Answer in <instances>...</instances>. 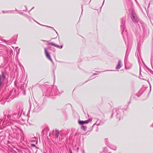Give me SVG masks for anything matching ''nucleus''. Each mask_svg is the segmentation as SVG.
<instances>
[{
  "label": "nucleus",
  "mask_w": 153,
  "mask_h": 153,
  "mask_svg": "<svg viewBox=\"0 0 153 153\" xmlns=\"http://www.w3.org/2000/svg\"><path fill=\"white\" fill-rule=\"evenodd\" d=\"M23 91H24V94L25 95V90H23Z\"/></svg>",
  "instance_id": "obj_16"
},
{
  "label": "nucleus",
  "mask_w": 153,
  "mask_h": 153,
  "mask_svg": "<svg viewBox=\"0 0 153 153\" xmlns=\"http://www.w3.org/2000/svg\"><path fill=\"white\" fill-rule=\"evenodd\" d=\"M42 25V26H45V25ZM46 26L48 27H50V28H51L53 29L56 32V33H57V32H56V31L55 30V29H54L52 27H50V26Z\"/></svg>",
  "instance_id": "obj_11"
},
{
  "label": "nucleus",
  "mask_w": 153,
  "mask_h": 153,
  "mask_svg": "<svg viewBox=\"0 0 153 153\" xmlns=\"http://www.w3.org/2000/svg\"><path fill=\"white\" fill-rule=\"evenodd\" d=\"M94 74H96L94 73Z\"/></svg>",
  "instance_id": "obj_26"
},
{
  "label": "nucleus",
  "mask_w": 153,
  "mask_h": 153,
  "mask_svg": "<svg viewBox=\"0 0 153 153\" xmlns=\"http://www.w3.org/2000/svg\"><path fill=\"white\" fill-rule=\"evenodd\" d=\"M121 27H123V28H124V26H122V25H121Z\"/></svg>",
  "instance_id": "obj_22"
},
{
  "label": "nucleus",
  "mask_w": 153,
  "mask_h": 153,
  "mask_svg": "<svg viewBox=\"0 0 153 153\" xmlns=\"http://www.w3.org/2000/svg\"><path fill=\"white\" fill-rule=\"evenodd\" d=\"M16 114H14L13 115V117H14L15 116H16Z\"/></svg>",
  "instance_id": "obj_18"
},
{
  "label": "nucleus",
  "mask_w": 153,
  "mask_h": 153,
  "mask_svg": "<svg viewBox=\"0 0 153 153\" xmlns=\"http://www.w3.org/2000/svg\"><path fill=\"white\" fill-rule=\"evenodd\" d=\"M27 112L25 110H22V112L20 115V117H21L22 118V120L25 122L27 120Z\"/></svg>",
  "instance_id": "obj_2"
},
{
  "label": "nucleus",
  "mask_w": 153,
  "mask_h": 153,
  "mask_svg": "<svg viewBox=\"0 0 153 153\" xmlns=\"http://www.w3.org/2000/svg\"><path fill=\"white\" fill-rule=\"evenodd\" d=\"M2 41L6 43L7 44L10 45V42L9 40L6 41L4 40H2Z\"/></svg>",
  "instance_id": "obj_9"
},
{
  "label": "nucleus",
  "mask_w": 153,
  "mask_h": 153,
  "mask_svg": "<svg viewBox=\"0 0 153 153\" xmlns=\"http://www.w3.org/2000/svg\"><path fill=\"white\" fill-rule=\"evenodd\" d=\"M69 152L70 153H72V151L70 149H69Z\"/></svg>",
  "instance_id": "obj_14"
},
{
  "label": "nucleus",
  "mask_w": 153,
  "mask_h": 153,
  "mask_svg": "<svg viewBox=\"0 0 153 153\" xmlns=\"http://www.w3.org/2000/svg\"><path fill=\"white\" fill-rule=\"evenodd\" d=\"M8 117V118H10V116H9V115H8L7 116Z\"/></svg>",
  "instance_id": "obj_20"
},
{
  "label": "nucleus",
  "mask_w": 153,
  "mask_h": 153,
  "mask_svg": "<svg viewBox=\"0 0 153 153\" xmlns=\"http://www.w3.org/2000/svg\"><path fill=\"white\" fill-rule=\"evenodd\" d=\"M10 11H6L3 10L2 11V12L3 13H10Z\"/></svg>",
  "instance_id": "obj_10"
},
{
  "label": "nucleus",
  "mask_w": 153,
  "mask_h": 153,
  "mask_svg": "<svg viewBox=\"0 0 153 153\" xmlns=\"http://www.w3.org/2000/svg\"><path fill=\"white\" fill-rule=\"evenodd\" d=\"M122 62L120 60H118V63L117 65L116 68L117 69H120L122 66Z\"/></svg>",
  "instance_id": "obj_7"
},
{
  "label": "nucleus",
  "mask_w": 153,
  "mask_h": 153,
  "mask_svg": "<svg viewBox=\"0 0 153 153\" xmlns=\"http://www.w3.org/2000/svg\"><path fill=\"white\" fill-rule=\"evenodd\" d=\"M15 85H16V82H15Z\"/></svg>",
  "instance_id": "obj_25"
},
{
  "label": "nucleus",
  "mask_w": 153,
  "mask_h": 153,
  "mask_svg": "<svg viewBox=\"0 0 153 153\" xmlns=\"http://www.w3.org/2000/svg\"><path fill=\"white\" fill-rule=\"evenodd\" d=\"M2 53L1 52H0V57L2 56Z\"/></svg>",
  "instance_id": "obj_15"
},
{
  "label": "nucleus",
  "mask_w": 153,
  "mask_h": 153,
  "mask_svg": "<svg viewBox=\"0 0 153 153\" xmlns=\"http://www.w3.org/2000/svg\"><path fill=\"white\" fill-rule=\"evenodd\" d=\"M22 67H23L22 66L20 65V68L21 69H22Z\"/></svg>",
  "instance_id": "obj_17"
},
{
  "label": "nucleus",
  "mask_w": 153,
  "mask_h": 153,
  "mask_svg": "<svg viewBox=\"0 0 153 153\" xmlns=\"http://www.w3.org/2000/svg\"><path fill=\"white\" fill-rule=\"evenodd\" d=\"M24 86L23 87L22 86L21 87V89L22 90H24Z\"/></svg>",
  "instance_id": "obj_13"
},
{
  "label": "nucleus",
  "mask_w": 153,
  "mask_h": 153,
  "mask_svg": "<svg viewBox=\"0 0 153 153\" xmlns=\"http://www.w3.org/2000/svg\"><path fill=\"white\" fill-rule=\"evenodd\" d=\"M45 52L46 57L48 59L50 60L51 62H52V60L51 58V56L50 54L47 52L46 48H45Z\"/></svg>",
  "instance_id": "obj_4"
},
{
  "label": "nucleus",
  "mask_w": 153,
  "mask_h": 153,
  "mask_svg": "<svg viewBox=\"0 0 153 153\" xmlns=\"http://www.w3.org/2000/svg\"><path fill=\"white\" fill-rule=\"evenodd\" d=\"M32 146H35V144H33L32 145Z\"/></svg>",
  "instance_id": "obj_19"
},
{
  "label": "nucleus",
  "mask_w": 153,
  "mask_h": 153,
  "mask_svg": "<svg viewBox=\"0 0 153 153\" xmlns=\"http://www.w3.org/2000/svg\"><path fill=\"white\" fill-rule=\"evenodd\" d=\"M59 133V131L56 130V138H58Z\"/></svg>",
  "instance_id": "obj_8"
},
{
  "label": "nucleus",
  "mask_w": 153,
  "mask_h": 153,
  "mask_svg": "<svg viewBox=\"0 0 153 153\" xmlns=\"http://www.w3.org/2000/svg\"><path fill=\"white\" fill-rule=\"evenodd\" d=\"M103 3H104V1H103Z\"/></svg>",
  "instance_id": "obj_27"
},
{
  "label": "nucleus",
  "mask_w": 153,
  "mask_h": 153,
  "mask_svg": "<svg viewBox=\"0 0 153 153\" xmlns=\"http://www.w3.org/2000/svg\"><path fill=\"white\" fill-rule=\"evenodd\" d=\"M62 47H63V46H62H62H61V47H60V48H61H61H62Z\"/></svg>",
  "instance_id": "obj_21"
},
{
  "label": "nucleus",
  "mask_w": 153,
  "mask_h": 153,
  "mask_svg": "<svg viewBox=\"0 0 153 153\" xmlns=\"http://www.w3.org/2000/svg\"><path fill=\"white\" fill-rule=\"evenodd\" d=\"M41 40L43 42H48V44L49 45H51L53 46H54L55 47L58 48H60V46L59 45H58L55 44L53 42H49L48 41H46L45 40Z\"/></svg>",
  "instance_id": "obj_3"
},
{
  "label": "nucleus",
  "mask_w": 153,
  "mask_h": 153,
  "mask_svg": "<svg viewBox=\"0 0 153 153\" xmlns=\"http://www.w3.org/2000/svg\"><path fill=\"white\" fill-rule=\"evenodd\" d=\"M4 115H5V112H4Z\"/></svg>",
  "instance_id": "obj_23"
},
{
  "label": "nucleus",
  "mask_w": 153,
  "mask_h": 153,
  "mask_svg": "<svg viewBox=\"0 0 153 153\" xmlns=\"http://www.w3.org/2000/svg\"><path fill=\"white\" fill-rule=\"evenodd\" d=\"M111 153L110 152V153Z\"/></svg>",
  "instance_id": "obj_28"
},
{
  "label": "nucleus",
  "mask_w": 153,
  "mask_h": 153,
  "mask_svg": "<svg viewBox=\"0 0 153 153\" xmlns=\"http://www.w3.org/2000/svg\"><path fill=\"white\" fill-rule=\"evenodd\" d=\"M91 121V120L90 119H89L87 120H86L84 121L80 120L79 121V123L80 124L82 125L83 124L88 123L89 121Z\"/></svg>",
  "instance_id": "obj_6"
},
{
  "label": "nucleus",
  "mask_w": 153,
  "mask_h": 153,
  "mask_svg": "<svg viewBox=\"0 0 153 153\" xmlns=\"http://www.w3.org/2000/svg\"><path fill=\"white\" fill-rule=\"evenodd\" d=\"M82 128L84 130H85L87 128V127L86 126H83L82 127Z\"/></svg>",
  "instance_id": "obj_12"
},
{
  "label": "nucleus",
  "mask_w": 153,
  "mask_h": 153,
  "mask_svg": "<svg viewBox=\"0 0 153 153\" xmlns=\"http://www.w3.org/2000/svg\"><path fill=\"white\" fill-rule=\"evenodd\" d=\"M131 15V18L132 20L134 22H137L139 19L135 13L134 10H132Z\"/></svg>",
  "instance_id": "obj_1"
},
{
  "label": "nucleus",
  "mask_w": 153,
  "mask_h": 153,
  "mask_svg": "<svg viewBox=\"0 0 153 153\" xmlns=\"http://www.w3.org/2000/svg\"><path fill=\"white\" fill-rule=\"evenodd\" d=\"M151 126L153 127V124L151 125Z\"/></svg>",
  "instance_id": "obj_24"
},
{
  "label": "nucleus",
  "mask_w": 153,
  "mask_h": 153,
  "mask_svg": "<svg viewBox=\"0 0 153 153\" xmlns=\"http://www.w3.org/2000/svg\"><path fill=\"white\" fill-rule=\"evenodd\" d=\"M1 118L0 117V127L1 128L2 127H5L6 125V124L5 123V122H2Z\"/></svg>",
  "instance_id": "obj_5"
}]
</instances>
